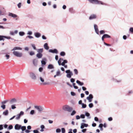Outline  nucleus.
Here are the masks:
<instances>
[{
  "label": "nucleus",
  "mask_w": 133,
  "mask_h": 133,
  "mask_svg": "<svg viewBox=\"0 0 133 133\" xmlns=\"http://www.w3.org/2000/svg\"><path fill=\"white\" fill-rule=\"evenodd\" d=\"M43 69V68L42 67H40L39 69V71L40 72H42Z\"/></svg>",
  "instance_id": "nucleus-57"
},
{
  "label": "nucleus",
  "mask_w": 133,
  "mask_h": 133,
  "mask_svg": "<svg viewBox=\"0 0 133 133\" xmlns=\"http://www.w3.org/2000/svg\"><path fill=\"white\" fill-rule=\"evenodd\" d=\"M54 67L53 66V65L52 64H49L48 67V68L49 69H54Z\"/></svg>",
  "instance_id": "nucleus-26"
},
{
  "label": "nucleus",
  "mask_w": 133,
  "mask_h": 133,
  "mask_svg": "<svg viewBox=\"0 0 133 133\" xmlns=\"http://www.w3.org/2000/svg\"><path fill=\"white\" fill-rule=\"evenodd\" d=\"M85 115L84 114H81L80 115V118H85Z\"/></svg>",
  "instance_id": "nucleus-52"
},
{
  "label": "nucleus",
  "mask_w": 133,
  "mask_h": 133,
  "mask_svg": "<svg viewBox=\"0 0 133 133\" xmlns=\"http://www.w3.org/2000/svg\"><path fill=\"white\" fill-rule=\"evenodd\" d=\"M93 98V97L92 95L91 94H90L89 95V96L87 97V99L89 100V102H91Z\"/></svg>",
  "instance_id": "nucleus-11"
},
{
  "label": "nucleus",
  "mask_w": 133,
  "mask_h": 133,
  "mask_svg": "<svg viewBox=\"0 0 133 133\" xmlns=\"http://www.w3.org/2000/svg\"><path fill=\"white\" fill-rule=\"evenodd\" d=\"M29 54L31 56H32L35 54V52L33 51H31L29 53Z\"/></svg>",
  "instance_id": "nucleus-44"
},
{
  "label": "nucleus",
  "mask_w": 133,
  "mask_h": 133,
  "mask_svg": "<svg viewBox=\"0 0 133 133\" xmlns=\"http://www.w3.org/2000/svg\"><path fill=\"white\" fill-rule=\"evenodd\" d=\"M17 102V100L15 98H13L11 99L9 101V103L10 104H14Z\"/></svg>",
  "instance_id": "nucleus-9"
},
{
  "label": "nucleus",
  "mask_w": 133,
  "mask_h": 133,
  "mask_svg": "<svg viewBox=\"0 0 133 133\" xmlns=\"http://www.w3.org/2000/svg\"><path fill=\"white\" fill-rule=\"evenodd\" d=\"M25 34V33L23 31H20L19 32V35L20 36H23Z\"/></svg>",
  "instance_id": "nucleus-31"
},
{
  "label": "nucleus",
  "mask_w": 133,
  "mask_h": 133,
  "mask_svg": "<svg viewBox=\"0 0 133 133\" xmlns=\"http://www.w3.org/2000/svg\"><path fill=\"white\" fill-rule=\"evenodd\" d=\"M133 93V91L132 90H129L128 91V93L127 94L128 95H129L130 94Z\"/></svg>",
  "instance_id": "nucleus-36"
},
{
  "label": "nucleus",
  "mask_w": 133,
  "mask_h": 133,
  "mask_svg": "<svg viewBox=\"0 0 133 133\" xmlns=\"http://www.w3.org/2000/svg\"><path fill=\"white\" fill-rule=\"evenodd\" d=\"M13 126L12 125H10L8 127V129L9 130L13 128Z\"/></svg>",
  "instance_id": "nucleus-49"
},
{
  "label": "nucleus",
  "mask_w": 133,
  "mask_h": 133,
  "mask_svg": "<svg viewBox=\"0 0 133 133\" xmlns=\"http://www.w3.org/2000/svg\"><path fill=\"white\" fill-rule=\"evenodd\" d=\"M60 71L59 70H58L56 72V75L57 76H59L60 74Z\"/></svg>",
  "instance_id": "nucleus-50"
},
{
  "label": "nucleus",
  "mask_w": 133,
  "mask_h": 133,
  "mask_svg": "<svg viewBox=\"0 0 133 133\" xmlns=\"http://www.w3.org/2000/svg\"><path fill=\"white\" fill-rule=\"evenodd\" d=\"M32 32L31 31H28L27 34L28 35H31L32 34Z\"/></svg>",
  "instance_id": "nucleus-45"
},
{
  "label": "nucleus",
  "mask_w": 133,
  "mask_h": 133,
  "mask_svg": "<svg viewBox=\"0 0 133 133\" xmlns=\"http://www.w3.org/2000/svg\"><path fill=\"white\" fill-rule=\"evenodd\" d=\"M44 47L45 49L48 50L49 49V47L48 46V43H46L44 44Z\"/></svg>",
  "instance_id": "nucleus-20"
},
{
  "label": "nucleus",
  "mask_w": 133,
  "mask_h": 133,
  "mask_svg": "<svg viewBox=\"0 0 133 133\" xmlns=\"http://www.w3.org/2000/svg\"><path fill=\"white\" fill-rule=\"evenodd\" d=\"M94 28L95 32L98 35L99 34V31L97 25L96 24L94 25Z\"/></svg>",
  "instance_id": "nucleus-10"
},
{
  "label": "nucleus",
  "mask_w": 133,
  "mask_h": 133,
  "mask_svg": "<svg viewBox=\"0 0 133 133\" xmlns=\"http://www.w3.org/2000/svg\"><path fill=\"white\" fill-rule=\"evenodd\" d=\"M8 16H11L14 18H15L17 17V16L16 15L11 12L9 13Z\"/></svg>",
  "instance_id": "nucleus-13"
},
{
  "label": "nucleus",
  "mask_w": 133,
  "mask_h": 133,
  "mask_svg": "<svg viewBox=\"0 0 133 133\" xmlns=\"http://www.w3.org/2000/svg\"><path fill=\"white\" fill-rule=\"evenodd\" d=\"M49 83L47 82H43L42 83H41V84L43 85H46L49 84Z\"/></svg>",
  "instance_id": "nucleus-56"
},
{
  "label": "nucleus",
  "mask_w": 133,
  "mask_h": 133,
  "mask_svg": "<svg viewBox=\"0 0 133 133\" xmlns=\"http://www.w3.org/2000/svg\"><path fill=\"white\" fill-rule=\"evenodd\" d=\"M46 59L45 58H42V60L41 61V63L42 65H45L46 64Z\"/></svg>",
  "instance_id": "nucleus-17"
},
{
  "label": "nucleus",
  "mask_w": 133,
  "mask_h": 133,
  "mask_svg": "<svg viewBox=\"0 0 133 133\" xmlns=\"http://www.w3.org/2000/svg\"><path fill=\"white\" fill-rule=\"evenodd\" d=\"M61 61L60 60V59H59V60L58 61V65H61Z\"/></svg>",
  "instance_id": "nucleus-60"
},
{
  "label": "nucleus",
  "mask_w": 133,
  "mask_h": 133,
  "mask_svg": "<svg viewBox=\"0 0 133 133\" xmlns=\"http://www.w3.org/2000/svg\"><path fill=\"white\" fill-rule=\"evenodd\" d=\"M39 78L41 82H44V79L43 78H42V77H40Z\"/></svg>",
  "instance_id": "nucleus-51"
},
{
  "label": "nucleus",
  "mask_w": 133,
  "mask_h": 133,
  "mask_svg": "<svg viewBox=\"0 0 133 133\" xmlns=\"http://www.w3.org/2000/svg\"><path fill=\"white\" fill-rule=\"evenodd\" d=\"M97 18V15L96 14H92L89 17L90 20H92L96 19Z\"/></svg>",
  "instance_id": "nucleus-6"
},
{
  "label": "nucleus",
  "mask_w": 133,
  "mask_h": 133,
  "mask_svg": "<svg viewBox=\"0 0 133 133\" xmlns=\"http://www.w3.org/2000/svg\"><path fill=\"white\" fill-rule=\"evenodd\" d=\"M13 54L14 55L17 57H21L22 56V53L19 52L17 51H14L13 52Z\"/></svg>",
  "instance_id": "nucleus-4"
},
{
  "label": "nucleus",
  "mask_w": 133,
  "mask_h": 133,
  "mask_svg": "<svg viewBox=\"0 0 133 133\" xmlns=\"http://www.w3.org/2000/svg\"><path fill=\"white\" fill-rule=\"evenodd\" d=\"M63 109L65 111H67L68 112H71L72 110V107L68 105H64L63 107Z\"/></svg>",
  "instance_id": "nucleus-3"
},
{
  "label": "nucleus",
  "mask_w": 133,
  "mask_h": 133,
  "mask_svg": "<svg viewBox=\"0 0 133 133\" xmlns=\"http://www.w3.org/2000/svg\"><path fill=\"white\" fill-rule=\"evenodd\" d=\"M70 81L71 82L73 83L75 81V79L72 78L70 79Z\"/></svg>",
  "instance_id": "nucleus-58"
},
{
  "label": "nucleus",
  "mask_w": 133,
  "mask_h": 133,
  "mask_svg": "<svg viewBox=\"0 0 133 133\" xmlns=\"http://www.w3.org/2000/svg\"><path fill=\"white\" fill-rule=\"evenodd\" d=\"M4 38H5V36L0 35V41H4Z\"/></svg>",
  "instance_id": "nucleus-30"
},
{
  "label": "nucleus",
  "mask_w": 133,
  "mask_h": 133,
  "mask_svg": "<svg viewBox=\"0 0 133 133\" xmlns=\"http://www.w3.org/2000/svg\"><path fill=\"white\" fill-rule=\"evenodd\" d=\"M105 38H110L111 36H110L107 34H104L103 35Z\"/></svg>",
  "instance_id": "nucleus-27"
},
{
  "label": "nucleus",
  "mask_w": 133,
  "mask_h": 133,
  "mask_svg": "<svg viewBox=\"0 0 133 133\" xmlns=\"http://www.w3.org/2000/svg\"><path fill=\"white\" fill-rule=\"evenodd\" d=\"M34 35L37 38H39L41 35V34L38 32H35L34 34Z\"/></svg>",
  "instance_id": "nucleus-18"
},
{
  "label": "nucleus",
  "mask_w": 133,
  "mask_h": 133,
  "mask_svg": "<svg viewBox=\"0 0 133 133\" xmlns=\"http://www.w3.org/2000/svg\"><path fill=\"white\" fill-rule=\"evenodd\" d=\"M71 94L72 96H74L76 95V94L74 92L71 91Z\"/></svg>",
  "instance_id": "nucleus-59"
},
{
  "label": "nucleus",
  "mask_w": 133,
  "mask_h": 133,
  "mask_svg": "<svg viewBox=\"0 0 133 133\" xmlns=\"http://www.w3.org/2000/svg\"><path fill=\"white\" fill-rule=\"evenodd\" d=\"M88 126V125L87 124L82 123L81 124V128L82 129H83L84 127H87Z\"/></svg>",
  "instance_id": "nucleus-19"
},
{
  "label": "nucleus",
  "mask_w": 133,
  "mask_h": 133,
  "mask_svg": "<svg viewBox=\"0 0 133 133\" xmlns=\"http://www.w3.org/2000/svg\"><path fill=\"white\" fill-rule=\"evenodd\" d=\"M61 131V129L59 128H57L56 130V132L57 133H59Z\"/></svg>",
  "instance_id": "nucleus-40"
},
{
  "label": "nucleus",
  "mask_w": 133,
  "mask_h": 133,
  "mask_svg": "<svg viewBox=\"0 0 133 133\" xmlns=\"http://www.w3.org/2000/svg\"><path fill=\"white\" fill-rule=\"evenodd\" d=\"M89 2L92 4H101L107 5V4L104 3L98 0H88Z\"/></svg>",
  "instance_id": "nucleus-2"
},
{
  "label": "nucleus",
  "mask_w": 133,
  "mask_h": 133,
  "mask_svg": "<svg viewBox=\"0 0 133 133\" xmlns=\"http://www.w3.org/2000/svg\"><path fill=\"white\" fill-rule=\"evenodd\" d=\"M22 48L19 47H16L13 48V49L12 50H12H22Z\"/></svg>",
  "instance_id": "nucleus-24"
},
{
  "label": "nucleus",
  "mask_w": 133,
  "mask_h": 133,
  "mask_svg": "<svg viewBox=\"0 0 133 133\" xmlns=\"http://www.w3.org/2000/svg\"><path fill=\"white\" fill-rule=\"evenodd\" d=\"M1 107L3 109H4L5 108V105L4 104H2Z\"/></svg>",
  "instance_id": "nucleus-46"
},
{
  "label": "nucleus",
  "mask_w": 133,
  "mask_h": 133,
  "mask_svg": "<svg viewBox=\"0 0 133 133\" xmlns=\"http://www.w3.org/2000/svg\"><path fill=\"white\" fill-rule=\"evenodd\" d=\"M33 131L34 133H39V131L37 130H34Z\"/></svg>",
  "instance_id": "nucleus-62"
},
{
  "label": "nucleus",
  "mask_w": 133,
  "mask_h": 133,
  "mask_svg": "<svg viewBox=\"0 0 133 133\" xmlns=\"http://www.w3.org/2000/svg\"><path fill=\"white\" fill-rule=\"evenodd\" d=\"M87 106V105L85 104H84V103L82 104V107L83 108H85Z\"/></svg>",
  "instance_id": "nucleus-41"
},
{
  "label": "nucleus",
  "mask_w": 133,
  "mask_h": 133,
  "mask_svg": "<svg viewBox=\"0 0 133 133\" xmlns=\"http://www.w3.org/2000/svg\"><path fill=\"white\" fill-rule=\"evenodd\" d=\"M21 3L20 2L17 4V6L19 8H20L21 6Z\"/></svg>",
  "instance_id": "nucleus-55"
},
{
  "label": "nucleus",
  "mask_w": 133,
  "mask_h": 133,
  "mask_svg": "<svg viewBox=\"0 0 133 133\" xmlns=\"http://www.w3.org/2000/svg\"><path fill=\"white\" fill-rule=\"evenodd\" d=\"M43 55L41 53H37L36 55V57L38 58H40L42 57Z\"/></svg>",
  "instance_id": "nucleus-23"
},
{
  "label": "nucleus",
  "mask_w": 133,
  "mask_h": 133,
  "mask_svg": "<svg viewBox=\"0 0 133 133\" xmlns=\"http://www.w3.org/2000/svg\"><path fill=\"white\" fill-rule=\"evenodd\" d=\"M21 127V125L18 124H16L15 126V129L16 130H19Z\"/></svg>",
  "instance_id": "nucleus-12"
},
{
  "label": "nucleus",
  "mask_w": 133,
  "mask_h": 133,
  "mask_svg": "<svg viewBox=\"0 0 133 133\" xmlns=\"http://www.w3.org/2000/svg\"><path fill=\"white\" fill-rule=\"evenodd\" d=\"M103 125L102 124V123H101L99 125V127L100 128H101L103 127Z\"/></svg>",
  "instance_id": "nucleus-63"
},
{
  "label": "nucleus",
  "mask_w": 133,
  "mask_h": 133,
  "mask_svg": "<svg viewBox=\"0 0 133 133\" xmlns=\"http://www.w3.org/2000/svg\"><path fill=\"white\" fill-rule=\"evenodd\" d=\"M100 34H103L105 33V32L104 30H101L100 31Z\"/></svg>",
  "instance_id": "nucleus-48"
},
{
  "label": "nucleus",
  "mask_w": 133,
  "mask_h": 133,
  "mask_svg": "<svg viewBox=\"0 0 133 133\" xmlns=\"http://www.w3.org/2000/svg\"><path fill=\"white\" fill-rule=\"evenodd\" d=\"M34 107L39 112H41L43 110V108L41 106H35Z\"/></svg>",
  "instance_id": "nucleus-7"
},
{
  "label": "nucleus",
  "mask_w": 133,
  "mask_h": 133,
  "mask_svg": "<svg viewBox=\"0 0 133 133\" xmlns=\"http://www.w3.org/2000/svg\"><path fill=\"white\" fill-rule=\"evenodd\" d=\"M89 106L90 108H92L93 107V103H90L89 105Z\"/></svg>",
  "instance_id": "nucleus-42"
},
{
  "label": "nucleus",
  "mask_w": 133,
  "mask_h": 133,
  "mask_svg": "<svg viewBox=\"0 0 133 133\" xmlns=\"http://www.w3.org/2000/svg\"><path fill=\"white\" fill-rule=\"evenodd\" d=\"M35 112V111L34 110H31L30 112V114L31 115H33Z\"/></svg>",
  "instance_id": "nucleus-53"
},
{
  "label": "nucleus",
  "mask_w": 133,
  "mask_h": 133,
  "mask_svg": "<svg viewBox=\"0 0 133 133\" xmlns=\"http://www.w3.org/2000/svg\"><path fill=\"white\" fill-rule=\"evenodd\" d=\"M49 52L52 53H53L57 54L58 53V51L57 49H54V50L49 49Z\"/></svg>",
  "instance_id": "nucleus-14"
},
{
  "label": "nucleus",
  "mask_w": 133,
  "mask_h": 133,
  "mask_svg": "<svg viewBox=\"0 0 133 133\" xmlns=\"http://www.w3.org/2000/svg\"><path fill=\"white\" fill-rule=\"evenodd\" d=\"M76 118L77 119H79L80 118V116L79 115H77L76 116Z\"/></svg>",
  "instance_id": "nucleus-64"
},
{
  "label": "nucleus",
  "mask_w": 133,
  "mask_h": 133,
  "mask_svg": "<svg viewBox=\"0 0 133 133\" xmlns=\"http://www.w3.org/2000/svg\"><path fill=\"white\" fill-rule=\"evenodd\" d=\"M76 113V112L75 110H74L72 111V112L71 114V116L74 115Z\"/></svg>",
  "instance_id": "nucleus-37"
},
{
  "label": "nucleus",
  "mask_w": 133,
  "mask_h": 133,
  "mask_svg": "<svg viewBox=\"0 0 133 133\" xmlns=\"http://www.w3.org/2000/svg\"><path fill=\"white\" fill-rule=\"evenodd\" d=\"M29 76L32 79L35 80L36 79V76L35 74L33 72H30L29 73Z\"/></svg>",
  "instance_id": "nucleus-5"
},
{
  "label": "nucleus",
  "mask_w": 133,
  "mask_h": 133,
  "mask_svg": "<svg viewBox=\"0 0 133 133\" xmlns=\"http://www.w3.org/2000/svg\"><path fill=\"white\" fill-rule=\"evenodd\" d=\"M69 11L71 14H74L75 12V10L72 8H70L69 9Z\"/></svg>",
  "instance_id": "nucleus-22"
},
{
  "label": "nucleus",
  "mask_w": 133,
  "mask_h": 133,
  "mask_svg": "<svg viewBox=\"0 0 133 133\" xmlns=\"http://www.w3.org/2000/svg\"><path fill=\"white\" fill-rule=\"evenodd\" d=\"M62 133H65V130L64 128H61Z\"/></svg>",
  "instance_id": "nucleus-43"
},
{
  "label": "nucleus",
  "mask_w": 133,
  "mask_h": 133,
  "mask_svg": "<svg viewBox=\"0 0 133 133\" xmlns=\"http://www.w3.org/2000/svg\"><path fill=\"white\" fill-rule=\"evenodd\" d=\"M38 60L37 59L35 58L33 60V63L34 65L36 66L37 65Z\"/></svg>",
  "instance_id": "nucleus-16"
},
{
  "label": "nucleus",
  "mask_w": 133,
  "mask_h": 133,
  "mask_svg": "<svg viewBox=\"0 0 133 133\" xmlns=\"http://www.w3.org/2000/svg\"><path fill=\"white\" fill-rule=\"evenodd\" d=\"M26 38H29L31 39H32L34 38V37L31 36L30 35H28L26 37Z\"/></svg>",
  "instance_id": "nucleus-47"
},
{
  "label": "nucleus",
  "mask_w": 133,
  "mask_h": 133,
  "mask_svg": "<svg viewBox=\"0 0 133 133\" xmlns=\"http://www.w3.org/2000/svg\"><path fill=\"white\" fill-rule=\"evenodd\" d=\"M74 72L75 73V74L76 75H77L78 74V71L76 69H75L74 70Z\"/></svg>",
  "instance_id": "nucleus-34"
},
{
  "label": "nucleus",
  "mask_w": 133,
  "mask_h": 133,
  "mask_svg": "<svg viewBox=\"0 0 133 133\" xmlns=\"http://www.w3.org/2000/svg\"><path fill=\"white\" fill-rule=\"evenodd\" d=\"M129 31L131 32H133V28L131 27L129 29Z\"/></svg>",
  "instance_id": "nucleus-61"
},
{
  "label": "nucleus",
  "mask_w": 133,
  "mask_h": 133,
  "mask_svg": "<svg viewBox=\"0 0 133 133\" xmlns=\"http://www.w3.org/2000/svg\"><path fill=\"white\" fill-rule=\"evenodd\" d=\"M43 49H37L36 50L37 52H38V53H41L43 52Z\"/></svg>",
  "instance_id": "nucleus-21"
},
{
  "label": "nucleus",
  "mask_w": 133,
  "mask_h": 133,
  "mask_svg": "<svg viewBox=\"0 0 133 133\" xmlns=\"http://www.w3.org/2000/svg\"><path fill=\"white\" fill-rule=\"evenodd\" d=\"M85 115L88 118L90 119L91 118V117L90 116V114L89 113L87 112H86Z\"/></svg>",
  "instance_id": "nucleus-29"
},
{
  "label": "nucleus",
  "mask_w": 133,
  "mask_h": 133,
  "mask_svg": "<svg viewBox=\"0 0 133 133\" xmlns=\"http://www.w3.org/2000/svg\"><path fill=\"white\" fill-rule=\"evenodd\" d=\"M76 82L80 86H82L84 84V83L83 82H81L78 80H77Z\"/></svg>",
  "instance_id": "nucleus-25"
},
{
  "label": "nucleus",
  "mask_w": 133,
  "mask_h": 133,
  "mask_svg": "<svg viewBox=\"0 0 133 133\" xmlns=\"http://www.w3.org/2000/svg\"><path fill=\"white\" fill-rule=\"evenodd\" d=\"M69 71V70H67L65 72L67 74L66 75V77L67 78H71V75Z\"/></svg>",
  "instance_id": "nucleus-15"
},
{
  "label": "nucleus",
  "mask_w": 133,
  "mask_h": 133,
  "mask_svg": "<svg viewBox=\"0 0 133 133\" xmlns=\"http://www.w3.org/2000/svg\"><path fill=\"white\" fill-rule=\"evenodd\" d=\"M10 34L11 35L14 36V32L13 31H10Z\"/></svg>",
  "instance_id": "nucleus-54"
},
{
  "label": "nucleus",
  "mask_w": 133,
  "mask_h": 133,
  "mask_svg": "<svg viewBox=\"0 0 133 133\" xmlns=\"http://www.w3.org/2000/svg\"><path fill=\"white\" fill-rule=\"evenodd\" d=\"M24 114V112L23 111H21L19 114L16 115V119L17 120L19 119L20 118L21 116L23 115Z\"/></svg>",
  "instance_id": "nucleus-8"
},
{
  "label": "nucleus",
  "mask_w": 133,
  "mask_h": 133,
  "mask_svg": "<svg viewBox=\"0 0 133 133\" xmlns=\"http://www.w3.org/2000/svg\"><path fill=\"white\" fill-rule=\"evenodd\" d=\"M8 110H6L5 111L3 112V114L5 116L7 115L8 114Z\"/></svg>",
  "instance_id": "nucleus-28"
},
{
  "label": "nucleus",
  "mask_w": 133,
  "mask_h": 133,
  "mask_svg": "<svg viewBox=\"0 0 133 133\" xmlns=\"http://www.w3.org/2000/svg\"><path fill=\"white\" fill-rule=\"evenodd\" d=\"M16 104H13L11 105V109H14L16 108Z\"/></svg>",
  "instance_id": "nucleus-35"
},
{
  "label": "nucleus",
  "mask_w": 133,
  "mask_h": 133,
  "mask_svg": "<svg viewBox=\"0 0 133 133\" xmlns=\"http://www.w3.org/2000/svg\"><path fill=\"white\" fill-rule=\"evenodd\" d=\"M21 129H22V131H23L26 129V127L25 126H22Z\"/></svg>",
  "instance_id": "nucleus-33"
},
{
  "label": "nucleus",
  "mask_w": 133,
  "mask_h": 133,
  "mask_svg": "<svg viewBox=\"0 0 133 133\" xmlns=\"http://www.w3.org/2000/svg\"><path fill=\"white\" fill-rule=\"evenodd\" d=\"M31 45L33 47V48L34 49L36 50L37 49H36L35 47V45L34 44H31Z\"/></svg>",
  "instance_id": "nucleus-39"
},
{
  "label": "nucleus",
  "mask_w": 133,
  "mask_h": 133,
  "mask_svg": "<svg viewBox=\"0 0 133 133\" xmlns=\"http://www.w3.org/2000/svg\"><path fill=\"white\" fill-rule=\"evenodd\" d=\"M8 101V100H6L5 101H3L1 102V104H5Z\"/></svg>",
  "instance_id": "nucleus-38"
},
{
  "label": "nucleus",
  "mask_w": 133,
  "mask_h": 133,
  "mask_svg": "<svg viewBox=\"0 0 133 133\" xmlns=\"http://www.w3.org/2000/svg\"><path fill=\"white\" fill-rule=\"evenodd\" d=\"M60 55L61 56H64L65 55V53L64 51H62L60 53Z\"/></svg>",
  "instance_id": "nucleus-32"
},
{
  "label": "nucleus",
  "mask_w": 133,
  "mask_h": 133,
  "mask_svg": "<svg viewBox=\"0 0 133 133\" xmlns=\"http://www.w3.org/2000/svg\"><path fill=\"white\" fill-rule=\"evenodd\" d=\"M110 79L111 81L118 83H121L122 81V78L120 76H116L115 74L110 77Z\"/></svg>",
  "instance_id": "nucleus-1"
}]
</instances>
